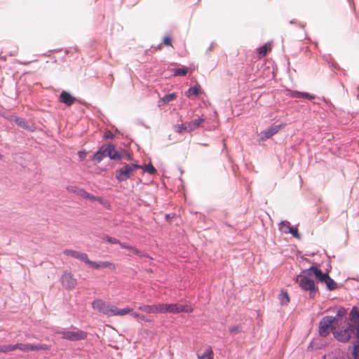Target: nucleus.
<instances>
[{
	"label": "nucleus",
	"mask_w": 359,
	"mask_h": 359,
	"mask_svg": "<svg viewBox=\"0 0 359 359\" xmlns=\"http://www.w3.org/2000/svg\"><path fill=\"white\" fill-rule=\"evenodd\" d=\"M141 168L137 163H124L123 166L116 171V179L118 182H125L130 179L134 172Z\"/></svg>",
	"instance_id": "f257e3e1"
},
{
	"label": "nucleus",
	"mask_w": 359,
	"mask_h": 359,
	"mask_svg": "<svg viewBox=\"0 0 359 359\" xmlns=\"http://www.w3.org/2000/svg\"><path fill=\"white\" fill-rule=\"evenodd\" d=\"M334 318L331 316H323L318 325V334L321 337H327L331 332H335Z\"/></svg>",
	"instance_id": "f03ea898"
},
{
	"label": "nucleus",
	"mask_w": 359,
	"mask_h": 359,
	"mask_svg": "<svg viewBox=\"0 0 359 359\" xmlns=\"http://www.w3.org/2000/svg\"><path fill=\"white\" fill-rule=\"evenodd\" d=\"M297 280L299 283L301 288L305 291H309V296L311 298H315L318 292V289L315 285L314 280L302 274L297 276Z\"/></svg>",
	"instance_id": "7ed1b4c3"
},
{
	"label": "nucleus",
	"mask_w": 359,
	"mask_h": 359,
	"mask_svg": "<svg viewBox=\"0 0 359 359\" xmlns=\"http://www.w3.org/2000/svg\"><path fill=\"white\" fill-rule=\"evenodd\" d=\"M57 333L60 334L62 339L71 341L83 340L86 339L88 336L86 332L81 330H77L76 331L62 330L57 332Z\"/></svg>",
	"instance_id": "20e7f679"
},
{
	"label": "nucleus",
	"mask_w": 359,
	"mask_h": 359,
	"mask_svg": "<svg viewBox=\"0 0 359 359\" xmlns=\"http://www.w3.org/2000/svg\"><path fill=\"white\" fill-rule=\"evenodd\" d=\"M92 307L100 313L110 317L112 315L114 306L100 299H96L92 302Z\"/></svg>",
	"instance_id": "39448f33"
},
{
	"label": "nucleus",
	"mask_w": 359,
	"mask_h": 359,
	"mask_svg": "<svg viewBox=\"0 0 359 359\" xmlns=\"http://www.w3.org/2000/svg\"><path fill=\"white\" fill-rule=\"evenodd\" d=\"M193 311V308L188 304H168V313L175 314L180 313H190Z\"/></svg>",
	"instance_id": "423d86ee"
},
{
	"label": "nucleus",
	"mask_w": 359,
	"mask_h": 359,
	"mask_svg": "<svg viewBox=\"0 0 359 359\" xmlns=\"http://www.w3.org/2000/svg\"><path fill=\"white\" fill-rule=\"evenodd\" d=\"M61 281L63 286L69 290L74 289L77 284L76 279L74 278L72 273L67 271H64Z\"/></svg>",
	"instance_id": "0eeeda50"
},
{
	"label": "nucleus",
	"mask_w": 359,
	"mask_h": 359,
	"mask_svg": "<svg viewBox=\"0 0 359 359\" xmlns=\"http://www.w3.org/2000/svg\"><path fill=\"white\" fill-rule=\"evenodd\" d=\"M107 156L111 160H121L123 157V154L118 150L116 149L115 145L113 144H105Z\"/></svg>",
	"instance_id": "6e6552de"
},
{
	"label": "nucleus",
	"mask_w": 359,
	"mask_h": 359,
	"mask_svg": "<svg viewBox=\"0 0 359 359\" xmlns=\"http://www.w3.org/2000/svg\"><path fill=\"white\" fill-rule=\"evenodd\" d=\"M64 254L67 256L72 257L73 258H75L76 259H79L81 262H85L86 264H88V262H89L88 256L86 253L80 252V251H76L73 250L66 249L64 250Z\"/></svg>",
	"instance_id": "1a4fd4ad"
},
{
	"label": "nucleus",
	"mask_w": 359,
	"mask_h": 359,
	"mask_svg": "<svg viewBox=\"0 0 359 359\" xmlns=\"http://www.w3.org/2000/svg\"><path fill=\"white\" fill-rule=\"evenodd\" d=\"M90 267L95 269H104V268H108L111 269V271H114L116 269V265L108 261H100V262H93L89 259V262H88V264Z\"/></svg>",
	"instance_id": "9d476101"
},
{
	"label": "nucleus",
	"mask_w": 359,
	"mask_h": 359,
	"mask_svg": "<svg viewBox=\"0 0 359 359\" xmlns=\"http://www.w3.org/2000/svg\"><path fill=\"white\" fill-rule=\"evenodd\" d=\"M282 125H276L269 127L265 130L262 131L260 134V138L262 140H265L270 138L273 135L276 134L281 128Z\"/></svg>",
	"instance_id": "9b49d317"
},
{
	"label": "nucleus",
	"mask_w": 359,
	"mask_h": 359,
	"mask_svg": "<svg viewBox=\"0 0 359 359\" xmlns=\"http://www.w3.org/2000/svg\"><path fill=\"white\" fill-rule=\"evenodd\" d=\"M59 101L61 103L65 104L66 106L69 107L74 103L76 98L69 92L62 90L60 94Z\"/></svg>",
	"instance_id": "f8f14e48"
},
{
	"label": "nucleus",
	"mask_w": 359,
	"mask_h": 359,
	"mask_svg": "<svg viewBox=\"0 0 359 359\" xmlns=\"http://www.w3.org/2000/svg\"><path fill=\"white\" fill-rule=\"evenodd\" d=\"M121 248L122 249H126L130 251L131 254H128L129 256H131L132 254L136 255L139 257H144L150 258V257L148 255V254L143 252L142 251L138 250L135 247L128 245L127 243H123V244H121Z\"/></svg>",
	"instance_id": "ddd939ff"
},
{
	"label": "nucleus",
	"mask_w": 359,
	"mask_h": 359,
	"mask_svg": "<svg viewBox=\"0 0 359 359\" xmlns=\"http://www.w3.org/2000/svg\"><path fill=\"white\" fill-rule=\"evenodd\" d=\"M107 156V151L105 144L102 145L100 149L93 154L92 160L95 161V163H100L104 157Z\"/></svg>",
	"instance_id": "4468645a"
},
{
	"label": "nucleus",
	"mask_w": 359,
	"mask_h": 359,
	"mask_svg": "<svg viewBox=\"0 0 359 359\" xmlns=\"http://www.w3.org/2000/svg\"><path fill=\"white\" fill-rule=\"evenodd\" d=\"M15 123L20 128L29 131L33 132L35 129L34 126L32 124H29L28 121L23 118L20 117H16L15 118Z\"/></svg>",
	"instance_id": "2eb2a0df"
},
{
	"label": "nucleus",
	"mask_w": 359,
	"mask_h": 359,
	"mask_svg": "<svg viewBox=\"0 0 359 359\" xmlns=\"http://www.w3.org/2000/svg\"><path fill=\"white\" fill-rule=\"evenodd\" d=\"M348 318L351 321V323H359V307L353 306L349 315Z\"/></svg>",
	"instance_id": "dca6fc26"
},
{
	"label": "nucleus",
	"mask_w": 359,
	"mask_h": 359,
	"mask_svg": "<svg viewBox=\"0 0 359 359\" xmlns=\"http://www.w3.org/2000/svg\"><path fill=\"white\" fill-rule=\"evenodd\" d=\"M133 311V309L126 307L123 309H118L116 306H114L113 307V312L111 316H125L126 314H131Z\"/></svg>",
	"instance_id": "f3484780"
},
{
	"label": "nucleus",
	"mask_w": 359,
	"mask_h": 359,
	"mask_svg": "<svg viewBox=\"0 0 359 359\" xmlns=\"http://www.w3.org/2000/svg\"><path fill=\"white\" fill-rule=\"evenodd\" d=\"M30 346L31 344L17 343L15 344H11V352L14 351L17 349L24 352H28L30 351Z\"/></svg>",
	"instance_id": "a211bd4d"
},
{
	"label": "nucleus",
	"mask_w": 359,
	"mask_h": 359,
	"mask_svg": "<svg viewBox=\"0 0 359 359\" xmlns=\"http://www.w3.org/2000/svg\"><path fill=\"white\" fill-rule=\"evenodd\" d=\"M203 121H204L203 118H198L194 119L190 122H186L189 132H191V131L196 129L197 128H198L200 126V125Z\"/></svg>",
	"instance_id": "6ab92c4d"
},
{
	"label": "nucleus",
	"mask_w": 359,
	"mask_h": 359,
	"mask_svg": "<svg viewBox=\"0 0 359 359\" xmlns=\"http://www.w3.org/2000/svg\"><path fill=\"white\" fill-rule=\"evenodd\" d=\"M201 87L199 85L190 87L187 91L185 92V95L190 97L193 95L197 96L201 93Z\"/></svg>",
	"instance_id": "aec40b11"
},
{
	"label": "nucleus",
	"mask_w": 359,
	"mask_h": 359,
	"mask_svg": "<svg viewBox=\"0 0 359 359\" xmlns=\"http://www.w3.org/2000/svg\"><path fill=\"white\" fill-rule=\"evenodd\" d=\"M348 309L344 306L339 307L337 311V314L335 316H332L334 318V323L339 321L340 319L343 318L347 314Z\"/></svg>",
	"instance_id": "412c9836"
},
{
	"label": "nucleus",
	"mask_w": 359,
	"mask_h": 359,
	"mask_svg": "<svg viewBox=\"0 0 359 359\" xmlns=\"http://www.w3.org/2000/svg\"><path fill=\"white\" fill-rule=\"evenodd\" d=\"M138 309L142 312H144L148 314H156L155 312V304L148 305V304H141L138 306Z\"/></svg>",
	"instance_id": "4be33fe9"
},
{
	"label": "nucleus",
	"mask_w": 359,
	"mask_h": 359,
	"mask_svg": "<svg viewBox=\"0 0 359 359\" xmlns=\"http://www.w3.org/2000/svg\"><path fill=\"white\" fill-rule=\"evenodd\" d=\"M315 277L321 283H323L325 279L330 276L328 273L323 272L319 267L318 270L315 271Z\"/></svg>",
	"instance_id": "5701e85b"
},
{
	"label": "nucleus",
	"mask_w": 359,
	"mask_h": 359,
	"mask_svg": "<svg viewBox=\"0 0 359 359\" xmlns=\"http://www.w3.org/2000/svg\"><path fill=\"white\" fill-rule=\"evenodd\" d=\"M326 285L327 290L332 291L337 288V283L329 276L323 283Z\"/></svg>",
	"instance_id": "b1692460"
},
{
	"label": "nucleus",
	"mask_w": 359,
	"mask_h": 359,
	"mask_svg": "<svg viewBox=\"0 0 359 359\" xmlns=\"http://www.w3.org/2000/svg\"><path fill=\"white\" fill-rule=\"evenodd\" d=\"M213 351L210 346L208 347L203 354H198V359H213Z\"/></svg>",
	"instance_id": "393cba45"
},
{
	"label": "nucleus",
	"mask_w": 359,
	"mask_h": 359,
	"mask_svg": "<svg viewBox=\"0 0 359 359\" xmlns=\"http://www.w3.org/2000/svg\"><path fill=\"white\" fill-rule=\"evenodd\" d=\"M322 359H344V357L339 351H334L325 355Z\"/></svg>",
	"instance_id": "a878e982"
},
{
	"label": "nucleus",
	"mask_w": 359,
	"mask_h": 359,
	"mask_svg": "<svg viewBox=\"0 0 359 359\" xmlns=\"http://www.w3.org/2000/svg\"><path fill=\"white\" fill-rule=\"evenodd\" d=\"M50 349V346L45 344H32L30 346V351H47Z\"/></svg>",
	"instance_id": "bb28decb"
},
{
	"label": "nucleus",
	"mask_w": 359,
	"mask_h": 359,
	"mask_svg": "<svg viewBox=\"0 0 359 359\" xmlns=\"http://www.w3.org/2000/svg\"><path fill=\"white\" fill-rule=\"evenodd\" d=\"M291 225L289 222L283 220L280 222L278 225V229L283 233H288V229L291 228Z\"/></svg>",
	"instance_id": "cd10ccee"
},
{
	"label": "nucleus",
	"mask_w": 359,
	"mask_h": 359,
	"mask_svg": "<svg viewBox=\"0 0 359 359\" xmlns=\"http://www.w3.org/2000/svg\"><path fill=\"white\" fill-rule=\"evenodd\" d=\"M102 241L107 242L110 244H118L121 246V244H123V243H121L118 239L114 237H111L109 235L104 234L102 237Z\"/></svg>",
	"instance_id": "c85d7f7f"
},
{
	"label": "nucleus",
	"mask_w": 359,
	"mask_h": 359,
	"mask_svg": "<svg viewBox=\"0 0 359 359\" xmlns=\"http://www.w3.org/2000/svg\"><path fill=\"white\" fill-rule=\"evenodd\" d=\"M278 299L281 305H287L290 302V297L287 292L282 291L279 294Z\"/></svg>",
	"instance_id": "c756f323"
},
{
	"label": "nucleus",
	"mask_w": 359,
	"mask_h": 359,
	"mask_svg": "<svg viewBox=\"0 0 359 359\" xmlns=\"http://www.w3.org/2000/svg\"><path fill=\"white\" fill-rule=\"evenodd\" d=\"M155 312L156 314L168 313V304L160 303L155 304Z\"/></svg>",
	"instance_id": "7c9ffc66"
},
{
	"label": "nucleus",
	"mask_w": 359,
	"mask_h": 359,
	"mask_svg": "<svg viewBox=\"0 0 359 359\" xmlns=\"http://www.w3.org/2000/svg\"><path fill=\"white\" fill-rule=\"evenodd\" d=\"M188 72V68L187 67H182L181 68L175 69L173 70L174 76H184Z\"/></svg>",
	"instance_id": "2f4dec72"
},
{
	"label": "nucleus",
	"mask_w": 359,
	"mask_h": 359,
	"mask_svg": "<svg viewBox=\"0 0 359 359\" xmlns=\"http://www.w3.org/2000/svg\"><path fill=\"white\" fill-rule=\"evenodd\" d=\"M140 169H142L144 172H147L150 175H154L157 172L156 169L151 163L146 164L143 166L141 165V168Z\"/></svg>",
	"instance_id": "473e14b6"
},
{
	"label": "nucleus",
	"mask_w": 359,
	"mask_h": 359,
	"mask_svg": "<svg viewBox=\"0 0 359 359\" xmlns=\"http://www.w3.org/2000/svg\"><path fill=\"white\" fill-rule=\"evenodd\" d=\"M270 50V46L265 43L257 48V52L261 57H264Z\"/></svg>",
	"instance_id": "72a5a7b5"
},
{
	"label": "nucleus",
	"mask_w": 359,
	"mask_h": 359,
	"mask_svg": "<svg viewBox=\"0 0 359 359\" xmlns=\"http://www.w3.org/2000/svg\"><path fill=\"white\" fill-rule=\"evenodd\" d=\"M318 266L313 265L307 269L302 270V273H303L302 276H306L307 277L311 276H315V273H316L315 271H316V270H318Z\"/></svg>",
	"instance_id": "f704fd0d"
},
{
	"label": "nucleus",
	"mask_w": 359,
	"mask_h": 359,
	"mask_svg": "<svg viewBox=\"0 0 359 359\" xmlns=\"http://www.w3.org/2000/svg\"><path fill=\"white\" fill-rule=\"evenodd\" d=\"M131 316L135 318H137V319H140L141 320H143L144 322H151V320L150 319H149L147 317H146L143 314H141L140 313H137V312H135V311H132L131 313Z\"/></svg>",
	"instance_id": "c9c22d12"
},
{
	"label": "nucleus",
	"mask_w": 359,
	"mask_h": 359,
	"mask_svg": "<svg viewBox=\"0 0 359 359\" xmlns=\"http://www.w3.org/2000/svg\"><path fill=\"white\" fill-rule=\"evenodd\" d=\"M288 233L292 234V236L299 240L301 239L302 236L300 233H299V231L297 227H294L293 226H291V228L288 229Z\"/></svg>",
	"instance_id": "e433bc0d"
},
{
	"label": "nucleus",
	"mask_w": 359,
	"mask_h": 359,
	"mask_svg": "<svg viewBox=\"0 0 359 359\" xmlns=\"http://www.w3.org/2000/svg\"><path fill=\"white\" fill-rule=\"evenodd\" d=\"M176 97H177L176 94L172 93H169V94L165 95L163 96V97L162 98V100L164 104H166V103H168V102L174 100Z\"/></svg>",
	"instance_id": "4c0bfd02"
},
{
	"label": "nucleus",
	"mask_w": 359,
	"mask_h": 359,
	"mask_svg": "<svg viewBox=\"0 0 359 359\" xmlns=\"http://www.w3.org/2000/svg\"><path fill=\"white\" fill-rule=\"evenodd\" d=\"M87 199L90 200L91 202L97 201L100 204H102L103 201H104V199L102 197L96 196L93 194H90V193H88V196L87 197Z\"/></svg>",
	"instance_id": "58836bf2"
},
{
	"label": "nucleus",
	"mask_w": 359,
	"mask_h": 359,
	"mask_svg": "<svg viewBox=\"0 0 359 359\" xmlns=\"http://www.w3.org/2000/svg\"><path fill=\"white\" fill-rule=\"evenodd\" d=\"M187 123L186 122L184 123H182L180 125H177L176 126V130L175 131L178 133H182L183 132H189L188 129H187Z\"/></svg>",
	"instance_id": "ea45409f"
},
{
	"label": "nucleus",
	"mask_w": 359,
	"mask_h": 359,
	"mask_svg": "<svg viewBox=\"0 0 359 359\" xmlns=\"http://www.w3.org/2000/svg\"><path fill=\"white\" fill-rule=\"evenodd\" d=\"M352 355L354 359H359V342L354 343Z\"/></svg>",
	"instance_id": "a19ab883"
},
{
	"label": "nucleus",
	"mask_w": 359,
	"mask_h": 359,
	"mask_svg": "<svg viewBox=\"0 0 359 359\" xmlns=\"http://www.w3.org/2000/svg\"><path fill=\"white\" fill-rule=\"evenodd\" d=\"M241 331H242L241 327V325H234L229 328V332L233 335L241 332Z\"/></svg>",
	"instance_id": "79ce46f5"
},
{
	"label": "nucleus",
	"mask_w": 359,
	"mask_h": 359,
	"mask_svg": "<svg viewBox=\"0 0 359 359\" xmlns=\"http://www.w3.org/2000/svg\"><path fill=\"white\" fill-rule=\"evenodd\" d=\"M77 195L83 198L87 199V197L88 196V192H87L84 189L80 188L77 192Z\"/></svg>",
	"instance_id": "37998d69"
},
{
	"label": "nucleus",
	"mask_w": 359,
	"mask_h": 359,
	"mask_svg": "<svg viewBox=\"0 0 359 359\" xmlns=\"http://www.w3.org/2000/svg\"><path fill=\"white\" fill-rule=\"evenodd\" d=\"M11 344L8 345H0V353H8L11 352Z\"/></svg>",
	"instance_id": "c03bdc74"
},
{
	"label": "nucleus",
	"mask_w": 359,
	"mask_h": 359,
	"mask_svg": "<svg viewBox=\"0 0 359 359\" xmlns=\"http://www.w3.org/2000/svg\"><path fill=\"white\" fill-rule=\"evenodd\" d=\"M302 93L297 90H291L290 92V96L294 98H302Z\"/></svg>",
	"instance_id": "a18cd8bd"
},
{
	"label": "nucleus",
	"mask_w": 359,
	"mask_h": 359,
	"mask_svg": "<svg viewBox=\"0 0 359 359\" xmlns=\"http://www.w3.org/2000/svg\"><path fill=\"white\" fill-rule=\"evenodd\" d=\"M302 98H305L308 100H313L316 98V95L310 94L306 92H302Z\"/></svg>",
	"instance_id": "49530a36"
},
{
	"label": "nucleus",
	"mask_w": 359,
	"mask_h": 359,
	"mask_svg": "<svg viewBox=\"0 0 359 359\" xmlns=\"http://www.w3.org/2000/svg\"><path fill=\"white\" fill-rule=\"evenodd\" d=\"M80 187L76 186H68L67 189L72 193L76 194L77 195V192L79 190Z\"/></svg>",
	"instance_id": "de8ad7c7"
},
{
	"label": "nucleus",
	"mask_w": 359,
	"mask_h": 359,
	"mask_svg": "<svg viewBox=\"0 0 359 359\" xmlns=\"http://www.w3.org/2000/svg\"><path fill=\"white\" fill-rule=\"evenodd\" d=\"M163 43L165 46H171V38L169 36H166L163 38Z\"/></svg>",
	"instance_id": "09e8293b"
},
{
	"label": "nucleus",
	"mask_w": 359,
	"mask_h": 359,
	"mask_svg": "<svg viewBox=\"0 0 359 359\" xmlns=\"http://www.w3.org/2000/svg\"><path fill=\"white\" fill-rule=\"evenodd\" d=\"M104 137L105 139L113 140L114 138V135L111 131H107L104 133Z\"/></svg>",
	"instance_id": "8fccbe9b"
},
{
	"label": "nucleus",
	"mask_w": 359,
	"mask_h": 359,
	"mask_svg": "<svg viewBox=\"0 0 359 359\" xmlns=\"http://www.w3.org/2000/svg\"><path fill=\"white\" fill-rule=\"evenodd\" d=\"M18 62L20 64L24 65H29L32 62V61H25V62L18 61Z\"/></svg>",
	"instance_id": "3c124183"
},
{
	"label": "nucleus",
	"mask_w": 359,
	"mask_h": 359,
	"mask_svg": "<svg viewBox=\"0 0 359 359\" xmlns=\"http://www.w3.org/2000/svg\"><path fill=\"white\" fill-rule=\"evenodd\" d=\"M79 157L80 158H85V156H86V153L85 152H83V151H79Z\"/></svg>",
	"instance_id": "603ef678"
},
{
	"label": "nucleus",
	"mask_w": 359,
	"mask_h": 359,
	"mask_svg": "<svg viewBox=\"0 0 359 359\" xmlns=\"http://www.w3.org/2000/svg\"><path fill=\"white\" fill-rule=\"evenodd\" d=\"M124 154H126V156H127L128 160H131V159H132V156H131V154H130L128 151H124Z\"/></svg>",
	"instance_id": "864d4df0"
},
{
	"label": "nucleus",
	"mask_w": 359,
	"mask_h": 359,
	"mask_svg": "<svg viewBox=\"0 0 359 359\" xmlns=\"http://www.w3.org/2000/svg\"><path fill=\"white\" fill-rule=\"evenodd\" d=\"M212 44L209 47L208 50L210 51V50H212Z\"/></svg>",
	"instance_id": "5fc2aeb1"
},
{
	"label": "nucleus",
	"mask_w": 359,
	"mask_h": 359,
	"mask_svg": "<svg viewBox=\"0 0 359 359\" xmlns=\"http://www.w3.org/2000/svg\"><path fill=\"white\" fill-rule=\"evenodd\" d=\"M323 100L326 103H328L329 102L325 98V97H323Z\"/></svg>",
	"instance_id": "6e6d98bb"
},
{
	"label": "nucleus",
	"mask_w": 359,
	"mask_h": 359,
	"mask_svg": "<svg viewBox=\"0 0 359 359\" xmlns=\"http://www.w3.org/2000/svg\"><path fill=\"white\" fill-rule=\"evenodd\" d=\"M166 217L170 218V215H166Z\"/></svg>",
	"instance_id": "4d7b16f0"
},
{
	"label": "nucleus",
	"mask_w": 359,
	"mask_h": 359,
	"mask_svg": "<svg viewBox=\"0 0 359 359\" xmlns=\"http://www.w3.org/2000/svg\"><path fill=\"white\" fill-rule=\"evenodd\" d=\"M166 217L170 218V215H166Z\"/></svg>",
	"instance_id": "13d9d810"
},
{
	"label": "nucleus",
	"mask_w": 359,
	"mask_h": 359,
	"mask_svg": "<svg viewBox=\"0 0 359 359\" xmlns=\"http://www.w3.org/2000/svg\"><path fill=\"white\" fill-rule=\"evenodd\" d=\"M3 158V156L0 154V159Z\"/></svg>",
	"instance_id": "bf43d9fd"
}]
</instances>
